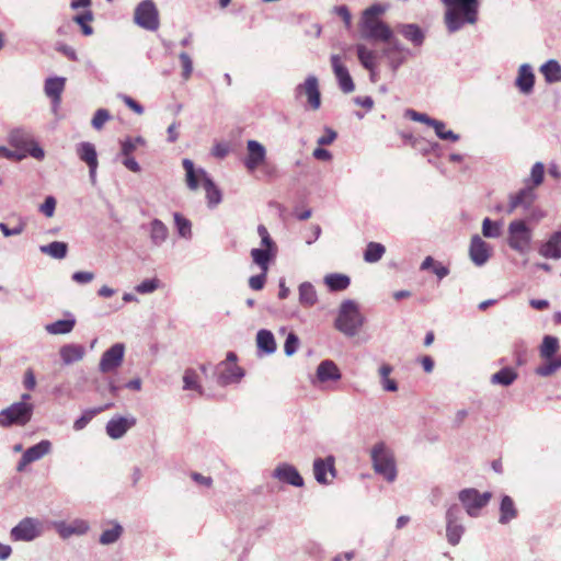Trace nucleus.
Listing matches in <instances>:
<instances>
[{
	"mask_svg": "<svg viewBox=\"0 0 561 561\" xmlns=\"http://www.w3.org/2000/svg\"><path fill=\"white\" fill-rule=\"evenodd\" d=\"M388 10L387 4L375 3L365 9L359 21L360 37L371 42H386L392 37V28L381 20Z\"/></svg>",
	"mask_w": 561,
	"mask_h": 561,
	"instance_id": "nucleus-1",
	"label": "nucleus"
},
{
	"mask_svg": "<svg viewBox=\"0 0 561 561\" xmlns=\"http://www.w3.org/2000/svg\"><path fill=\"white\" fill-rule=\"evenodd\" d=\"M446 7L444 22L449 33H456L466 24L478 21L479 0H440Z\"/></svg>",
	"mask_w": 561,
	"mask_h": 561,
	"instance_id": "nucleus-2",
	"label": "nucleus"
},
{
	"mask_svg": "<svg viewBox=\"0 0 561 561\" xmlns=\"http://www.w3.org/2000/svg\"><path fill=\"white\" fill-rule=\"evenodd\" d=\"M183 169L185 170V182L191 191H196L202 185L206 192V201L209 208H215L221 203L222 196L220 190L215 185L207 172L202 168H195L191 159H183Z\"/></svg>",
	"mask_w": 561,
	"mask_h": 561,
	"instance_id": "nucleus-3",
	"label": "nucleus"
},
{
	"mask_svg": "<svg viewBox=\"0 0 561 561\" xmlns=\"http://www.w3.org/2000/svg\"><path fill=\"white\" fill-rule=\"evenodd\" d=\"M366 319L355 300H343L339 307L334 328L347 337L358 334Z\"/></svg>",
	"mask_w": 561,
	"mask_h": 561,
	"instance_id": "nucleus-4",
	"label": "nucleus"
},
{
	"mask_svg": "<svg viewBox=\"0 0 561 561\" xmlns=\"http://www.w3.org/2000/svg\"><path fill=\"white\" fill-rule=\"evenodd\" d=\"M9 144L20 151L19 159L31 156L37 160H43L45 152L37 144L33 133L24 127H15L10 130L8 136Z\"/></svg>",
	"mask_w": 561,
	"mask_h": 561,
	"instance_id": "nucleus-5",
	"label": "nucleus"
},
{
	"mask_svg": "<svg viewBox=\"0 0 561 561\" xmlns=\"http://www.w3.org/2000/svg\"><path fill=\"white\" fill-rule=\"evenodd\" d=\"M559 350V340L552 335H546L539 347V355L543 359L535 373L540 377H549L561 369V354L554 356Z\"/></svg>",
	"mask_w": 561,
	"mask_h": 561,
	"instance_id": "nucleus-6",
	"label": "nucleus"
},
{
	"mask_svg": "<svg viewBox=\"0 0 561 561\" xmlns=\"http://www.w3.org/2000/svg\"><path fill=\"white\" fill-rule=\"evenodd\" d=\"M370 456L375 472L382 476L388 482H393L398 474L393 453L385 443H377L373 447Z\"/></svg>",
	"mask_w": 561,
	"mask_h": 561,
	"instance_id": "nucleus-7",
	"label": "nucleus"
},
{
	"mask_svg": "<svg viewBox=\"0 0 561 561\" xmlns=\"http://www.w3.org/2000/svg\"><path fill=\"white\" fill-rule=\"evenodd\" d=\"M507 243L511 249L519 254H526L531 244L533 231L526 225L525 220L517 219L510 222Z\"/></svg>",
	"mask_w": 561,
	"mask_h": 561,
	"instance_id": "nucleus-8",
	"label": "nucleus"
},
{
	"mask_svg": "<svg viewBox=\"0 0 561 561\" xmlns=\"http://www.w3.org/2000/svg\"><path fill=\"white\" fill-rule=\"evenodd\" d=\"M134 22L139 27L154 32L160 26L159 11L152 0H142L135 9Z\"/></svg>",
	"mask_w": 561,
	"mask_h": 561,
	"instance_id": "nucleus-9",
	"label": "nucleus"
},
{
	"mask_svg": "<svg viewBox=\"0 0 561 561\" xmlns=\"http://www.w3.org/2000/svg\"><path fill=\"white\" fill-rule=\"evenodd\" d=\"M33 414V404L27 402H15L9 408L0 411V425L3 427L12 424L25 425Z\"/></svg>",
	"mask_w": 561,
	"mask_h": 561,
	"instance_id": "nucleus-10",
	"label": "nucleus"
},
{
	"mask_svg": "<svg viewBox=\"0 0 561 561\" xmlns=\"http://www.w3.org/2000/svg\"><path fill=\"white\" fill-rule=\"evenodd\" d=\"M44 533L43 523L34 517H24L10 531V537L14 541H33Z\"/></svg>",
	"mask_w": 561,
	"mask_h": 561,
	"instance_id": "nucleus-11",
	"label": "nucleus"
},
{
	"mask_svg": "<svg viewBox=\"0 0 561 561\" xmlns=\"http://www.w3.org/2000/svg\"><path fill=\"white\" fill-rule=\"evenodd\" d=\"M466 513L471 517H478L481 510L486 506L492 497L490 492H479L477 489H463L458 494Z\"/></svg>",
	"mask_w": 561,
	"mask_h": 561,
	"instance_id": "nucleus-12",
	"label": "nucleus"
},
{
	"mask_svg": "<svg viewBox=\"0 0 561 561\" xmlns=\"http://www.w3.org/2000/svg\"><path fill=\"white\" fill-rule=\"evenodd\" d=\"M461 508L458 504H451L447 507L446 519V538L448 543L457 546L465 533V526L461 523Z\"/></svg>",
	"mask_w": 561,
	"mask_h": 561,
	"instance_id": "nucleus-13",
	"label": "nucleus"
},
{
	"mask_svg": "<svg viewBox=\"0 0 561 561\" xmlns=\"http://www.w3.org/2000/svg\"><path fill=\"white\" fill-rule=\"evenodd\" d=\"M295 98L297 100L306 98L307 107L317 111L321 106V93L318 78L310 75L306 80L295 88Z\"/></svg>",
	"mask_w": 561,
	"mask_h": 561,
	"instance_id": "nucleus-14",
	"label": "nucleus"
},
{
	"mask_svg": "<svg viewBox=\"0 0 561 561\" xmlns=\"http://www.w3.org/2000/svg\"><path fill=\"white\" fill-rule=\"evenodd\" d=\"M237 356L229 352L226 360L216 366L217 382L221 386L239 382L243 377L242 369L236 364Z\"/></svg>",
	"mask_w": 561,
	"mask_h": 561,
	"instance_id": "nucleus-15",
	"label": "nucleus"
},
{
	"mask_svg": "<svg viewBox=\"0 0 561 561\" xmlns=\"http://www.w3.org/2000/svg\"><path fill=\"white\" fill-rule=\"evenodd\" d=\"M76 153L78 158L88 165L90 180L94 184L96 181V170L99 167L95 146L90 141L79 142L76 146Z\"/></svg>",
	"mask_w": 561,
	"mask_h": 561,
	"instance_id": "nucleus-16",
	"label": "nucleus"
},
{
	"mask_svg": "<svg viewBox=\"0 0 561 561\" xmlns=\"http://www.w3.org/2000/svg\"><path fill=\"white\" fill-rule=\"evenodd\" d=\"M125 355V345L123 343H116L106 350L99 363V369L101 373H110L118 368Z\"/></svg>",
	"mask_w": 561,
	"mask_h": 561,
	"instance_id": "nucleus-17",
	"label": "nucleus"
},
{
	"mask_svg": "<svg viewBox=\"0 0 561 561\" xmlns=\"http://www.w3.org/2000/svg\"><path fill=\"white\" fill-rule=\"evenodd\" d=\"M335 458L333 456L314 459L313 474L318 483L330 484L335 478Z\"/></svg>",
	"mask_w": 561,
	"mask_h": 561,
	"instance_id": "nucleus-18",
	"label": "nucleus"
},
{
	"mask_svg": "<svg viewBox=\"0 0 561 561\" xmlns=\"http://www.w3.org/2000/svg\"><path fill=\"white\" fill-rule=\"evenodd\" d=\"M51 447H53V445L48 439H43L39 443H37L36 445L27 448L23 453V455L16 466V470L19 472L24 471V469L27 465H30L31 462L37 461V460L42 459L43 457H45L46 455H48L51 451Z\"/></svg>",
	"mask_w": 561,
	"mask_h": 561,
	"instance_id": "nucleus-19",
	"label": "nucleus"
},
{
	"mask_svg": "<svg viewBox=\"0 0 561 561\" xmlns=\"http://www.w3.org/2000/svg\"><path fill=\"white\" fill-rule=\"evenodd\" d=\"M272 477L283 483H287L296 488L304 486L302 477L298 470L288 462L278 463L274 469Z\"/></svg>",
	"mask_w": 561,
	"mask_h": 561,
	"instance_id": "nucleus-20",
	"label": "nucleus"
},
{
	"mask_svg": "<svg viewBox=\"0 0 561 561\" xmlns=\"http://www.w3.org/2000/svg\"><path fill=\"white\" fill-rule=\"evenodd\" d=\"M136 424V417L133 415L112 417L106 424V434L112 439L122 438Z\"/></svg>",
	"mask_w": 561,
	"mask_h": 561,
	"instance_id": "nucleus-21",
	"label": "nucleus"
},
{
	"mask_svg": "<svg viewBox=\"0 0 561 561\" xmlns=\"http://www.w3.org/2000/svg\"><path fill=\"white\" fill-rule=\"evenodd\" d=\"M469 256L474 265L483 266L491 256V248L480 236L476 234L470 241Z\"/></svg>",
	"mask_w": 561,
	"mask_h": 561,
	"instance_id": "nucleus-22",
	"label": "nucleus"
},
{
	"mask_svg": "<svg viewBox=\"0 0 561 561\" xmlns=\"http://www.w3.org/2000/svg\"><path fill=\"white\" fill-rule=\"evenodd\" d=\"M247 157L244 159V165L249 171L256 170L266 159V149L257 140L247 141Z\"/></svg>",
	"mask_w": 561,
	"mask_h": 561,
	"instance_id": "nucleus-23",
	"label": "nucleus"
},
{
	"mask_svg": "<svg viewBox=\"0 0 561 561\" xmlns=\"http://www.w3.org/2000/svg\"><path fill=\"white\" fill-rule=\"evenodd\" d=\"M331 65L341 90L344 93L353 92L355 84L347 68L342 64L341 57L339 55L331 56Z\"/></svg>",
	"mask_w": 561,
	"mask_h": 561,
	"instance_id": "nucleus-24",
	"label": "nucleus"
},
{
	"mask_svg": "<svg viewBox=\"0 0 561 561\" xmlns=\"http://www.w3.org/2000/svg\"><path fill=\"white\" fill-rule=\"evenodd\" d=\"M54 527H55L56 531L58 533V535L64 539H67L75 535L76 536L84 535L90 528L89 523L87 520L80 519V518L73 519L70 523L56 522V523H54Z\"/></svg>",
	"mask_w": 561,
	"mask_h": 561,
	"instance_id": "nucleus-25",
	"label": "nucleus"
},
{
	"mask_svg": "<svg viewBox=\"0 0 561 561\" xmlns=\"http://www.w3.org/2000/svg\"><path fill=\"white\" fill-rule=\"evenodd\" d=\"M536 199V193L533 187H525L518 193L510 196L507 214H512L516 208L528 209Z\"/></svg>",
	"mask_w": 561,
	"mask_h": 561,
	"instance_id": "nucleus-26",
	"label": "nucleus"
},
{
	"mask_svg": "<svg viewBox=\"0 0 561 561\" xmlns=\"http://www.w3.org/2000/svg\"><path fill=\"white\" fill-rule=\"evenodd\" d=\"M538 252L546 259H561V231L553 232L549 239L540 245Z\"/></svg>",
	"mask_w": 561,
	"mask_h": 561,
	"instance_id": "nucleus-27",
	"label": "nucleus"
},
{
	"mask_svg": "<svg viewBox=\"0 0 561 561\" xmlns=\"http://www.w3.org/2000/svg\"><path fill=\"white\" fill-rule=\"evenodd\" d=\"M518 90L524 94H530L534 90L535 75L533 68L528 64H523L518 69V75L515 80Z\"/></svg>",
	"mask_w": 561,
	"mask_h": 561,
	"instance_id": "nucleus-28",
	"label": "nucleus"
},
{
	"mask_svg": "<svg viewBox=\"0 0 561 561\" xmlns=\"http://www.w3.org/2000/svg\"><path fill=\"white\" fill-rule=\"evenodd\" d=\"M397 31L414 46H421L424 43L425 33L415 23L398 24Z\"/></svg>",
	"mask_w": 561,
	"mask_h": 561,
	"instance_id": "nucleus-29",
	"label": "nucleus"
},
{
	"mask_svg": "<svg viewBox=\"0 0 561 561\" xmlns=\"http://www.w3.org/2000/svg\"><path fill=\"white\" fill-rule=\"evenodd\" d=\"M277 248H254L251 250V259L262 272H268L270 262L276 256Z\"/></svg>",
	"mask_w": 561,
	"mask_h": 561,
	"instance_id": "nucleus-30",
	"label": "nucleus"
},
{
	"mask_svg": "<svg viewBox=\"0 0 561 561\" xmlns=\"http://www.w3.org/2000/svg\"><path fill=\"white\" fill-rule=\"evenodd\" d=\"M342 377L336 364L331 359L322 360L317 368V379L320 382L337 381Z\"/></svg>",
	"mask_w": 561,
	"mask_h": 561,
	"instance_id": "nucleus-31",
	"label": "nucleus"
},
{
	"mask_svg": "<svg viewBox=\"0 0 561 561\" xmlns=\"http://www.w3.org/2000/svg\"><path fill=\"white\" fill-rule=\"evenodd\" d=\"M59 355L65 365L80 362L85 355V348L80 344H66L60 347Z\"/></svg>",
	"mask_w": 561,
	"mask_h": 561,
	"instance_id": "nucleus-32",
	"label": "nucleus"
},
{
	"mask_svg": "<svg viewBox=\"0 0 561 561\" xmlns=\"http://www.w3.org/2000/svg\"><path fill=\"white\" fill-rule=\"evenodd\" d=\"M356 54L360 65L371 75H375L377 70V54L364 44L356 45Z\"/></svg>",
	"mask_w": 561,
	"mask_h": 561,
	"instance_id": "nucleus-33",
	"label": "nucleus"
},
{
	"mask_svg": "<svg viewBox=\"0 0 561 561\" xmlns=\"http://www.w3.org/2000/svg\"><path fill=\"white\" fill-rule=\"evenodd\" d=\"M66 79L61 77L48 78L45 82V93L51 99L55 106L60 103V96L65 89Z\"/></svg>",
	"mask_w": 561,
	"mask_h": 561,
	"instance_id": "nucleus-34",
	"label": "nucleus"
},
{
	"mask_svg": "<svg viewBox=\"0 0 561 561\" xmlns=\"http://www.w3.org/2000/svg\"><path fill=\"white\" fill-rule=\"evenodd\" d=\"M256 346L260 352L271 355L276 351V342L271 331L262 329L256 333Z\"/></svg>",
	"mask_w": 561,
	"mask_h": 561,
	"instance_id": "nucleus-35",
	"label": "nucleus"
},
{
	"mask_svg": "<svg viewBox=\"0 0 561 561\" xmlns=\"http://www.w3.org/2000/svg\"><path fill=\"white\" fill-rule=\"evenodd\" d=\"M517 377L518 373L515 368L504 367L491 376L490 382L492 385L508 387L515 382Z\"/></svg>",
	"mask_w": 561,
	"mask_h": 561,
	"instance_id": "nucleus-36",
	"label": "nucleus"
},
{
	"mask_svg": "<svg viewBox=\"0 0 561 561\" xmlns=\"http://www.w3.org/2000/svg\"><path fill=\"white\" fill-rule=\"evenodd\" d=\"M76 325V319L70 317L69 319L57 320L55 322L45 325L47 333L51 335H61L70 333Z\"/></svg>",
	"mask_w": 561,
	"mask_h": 561,
	"instance_id": "nucleus-37",
	"label": "nucleus"
},
{
	"mask_svg": "<svg viewBox=\"0 0 561 561\" xmlns=\"http://www.w3.org/2000/svg\"><path fill=\"white\" fill-rule=\"evenodd\" d=\"M540 72L548 83H556L561 81V65L550 59L540 67Z\"/></svg>",
	"mask_w": 561,
	"mask_h": 561,
	"instance_id": "nucleus-38",
	"label": "nucleus"
},
{
	"mask_svg": "<svg viewBox=\"0 0 561 561\" xmlns=\"http://www.w3.org/2000/svg\"><path fill=\"white\" fill-rule=\"evenodd\" d=\"M39 251L53 259H65L68 252V245L62 241H53L48 244L41 245Z\"/></svg>",
	"mask_w": 561,
	"mask_h": 561,
	"instance_id": "nucleus-39",
	"label": "nucleus"
},
{
	"mask_svg": "<svg viewBox=\"0 0 561 561\" xmlns=\"http://www.w3.org/2000/svg\"><path fill=\"white\" fill-rule=\"evenodd\" d=\"M149 233L151 242L159 247L167 240L169 231L167 226L161 220L153 219L150 222Z\"/></svg>",
	"mask_w": 561,
	"mask_h": 561,
	"instance_id": "nucleus-40",
	"label": "nucleus"
},
{
	"mask_svg": "<svg viewBox=\"0 0 561 561\" xmlns=\"http://www.w3.org/2000/svg\"><path fill=\"white\" fill-rule=\"evenodd\" d=\"M517 515V511L515 508L513 500L508 495H504L502 497L501 506H500V518L499 522L501 524H507L512 519H514Z\"/></svg>",
	"mask_w": 561,
	"mask_h": 561,
	"instance_id": "nucleus-41",
	"label": "nucleus"
},
{
	"mask_svg": "<svg viewBox=\"0 0 561 561\" xmlns=\"http://www.w3.org/2000/svg\"><path fill=\"white\" fill-rule=\"evenodd\" d=\"M318 300L317 291L311 283L305 282L299 286V302L302 306L311 307Z\"/></svg>",
	"mask_w": 561,
	"mask_h": 561,
	"instance_id": "nucleus-42",
	"label": "nucleus"
},
{
	"mask_svg": "<svg viewBox=\"0 0 561 561\" xmlns=\"http://www.w3.org/2000/svg\"><path fill=\"white\" fill-rule=\"evenodd\" d=\"M111 407H113V403L110 402V403H106L102 407H99V408H95V409H92V410H87L83 412V414L75 421L73 423V428L76 431H81L83 430L88 423L99 413L103 412L104 410L106 409H110Z\"/></svg>",
	"mask_w": 561,
	"mask_h": 561,
	"instance_id": "nucleus-43",
	"label": "nucleus"
},
{
	"mask_svg": "<svg viewBox=\"0 0 561 561\" xmlns=\"http://www.w3.org/2000/svg\"><path fill=\"white\" fill-rule=\"evenodd\" d=\"M386 253V248L378 242H369L364 252V261L367 263H376Z\"/></svg>",
	"mask_w": 561,
	"mask_h": 561,
	"instance_id": "nucleus-44",
	"label": "nucleus"
},
{
	"mask_svg": "<svg viewBox=\"0 0 561 561\" xmlns=\"http://www.w3.org/2000/svg\"><path fill=\"white\" fill-rule=\"evenodd\" d=\"M327 286L333 290H344L350 285V277L343 274H329L324 277Z\"/></svg>",
	"mask_w": 561,
	"mask_h": 561,
	"instance_id": "nucleus-45",
	"label": "nucleus"
},
{
	"mask_svg": "<svg viewBox=\"0 0 561 561\" xmlns=\"http://www.w3.org/2000/svg\"><path fill=\"white\" fill-rule=\"evenodd\" d=\"M379 376L381 378L382 389L386 391L394 392L398 390V385L396 380L389 378V375L392 373V367L389 364H383L379 367Z\"/></svg>",
	"mask_w": 561,
	"mask_h": 561,
	"instance_id": "nucleus-46",
	"label": "nucleus"
},
{
	"mask_svg": "<svg viewBox=\"0 0 561 561\" xmlns=\"http://www.w3.org/2000/svg\"><path fill=\"white\" fill-rule=\"evenodd\" d=\"M183 389L184 390H194L199 394H203V388L198 381V375L194 369H186L183 376Z\"/></svg>",
	"mask_w": 561,
	"mask_h": 561,
	"instance_id": "nucleus-47",
	"label": "nucleus"
},
{
	"mask_svg": "<svg viewBox=\"0 0 561 561\" xmlns=\"http://www.w3.org/2000/svg\"><path fill=\"white\" fill-rule=\"evenodd\" d=\"M123 534V527L118 523H113V527L105 529L100 536V543L107 546L116 542Z\"/></svg>",
	"mask_w": 561,
	"mask_h": 561,
	"instance_id": "nucleus-48",
	"label": "nucleus"
},
{
	"mask_svg": "<svg viewBox=\"0 0 561 561\" xmlns=\"http://www.w3.org/2000/svg\"><path fill=\"white\" fill-rule=\"evenodd\" d=\"M431 127L434 128L435 134H436V136L439 139L449 140V141L456 142L460 138L459 135L455 134L453 130H447L445 123L442 122V121L434 119V122L431 125Z\"/></svg>",
	"mask_w": 561,
	"mask_h": 561,
	"instance_id": "nucleus-49",
	"label": "nucleus"
},
{
	"mask_svg": "<svg viewBox=\"0 0 561 561\" xmlns=\"http://www.w3.org/2000/svg\"><path fill=\"white\" fill-rule=\"evenodd\" d=\"M174 222L178 233L184 239L192 238V224L188 219L183 217L181 214H174Z\"/></svg>",
	"mask_w": 561,
	"mask_h": 561,
	"instance_id": "nucleus-50",
	"label": "nucleus"
},
{
	"mask_svg": "<svg viewBox=\"0 0 561 561\" xmlns=\"http://www.w3.org/2000/svg\"><path fill=\"white\" fill-rule=\"evenodd\" d=\"M502 224L484 218L482 221V234L485 238H497L501 236Z\"/></svg>",
	"mask_w": 561,
	"mask_h": 561,
	"instance_id": "nucleus-51",
	"label": "nucleus"
},
{
	"mask_svg": "<svg viewBox=\"0 0 561 561\" xmlns=\"http://www.w3.org/2000/svg\"><path fill=\"white\" fill-rule=\"evenodd\" d=\"M410 53H393L382 51V55L387 58L389 67L392 71H397L398 68L407 60Z\"/></svg>",
	"mask_w": 561,
	"mask_h": 561,
	"instance_id": "nucleus-52",
	"label": "nucleus"
},
{
	"mask_svg": "<svg viewBox=\"0 0 561 561\" xmlns=\"http://www.w3.org/2000/svg\"><path fill=\"white\" fill-rule=\"evenodd\" d=\"M159 287L160 280L158 278H148L135 286V290L138 294L146 295L156 291Z\"/></svg>",
	"mask_w": 561,
	"mask_h": 561,
	"instance_id": "nucleus-53",
	"label": "nucleus"
},
{
	"mask_svg": "<svg viewBox=\"0 0 561 561\" xmlns=\"http://www.w3.org/2000/svg\"><path fill=\"white\" fill-rule=\"evenodd\" d=\"M111 118L110 112L105 108H99L91 121V125L94 129L100 130L104 124Z\"/></svg>",
	"mask_w": 561,
	"mask_h": 561,
	"instance_id": "nucleus-54",
	"label": "nucleus"
},
{
	"mask_svg": "<svg viewBox=\"0 0 561 561\" xmlns=\"http://www.w3.org/2000/svg\"><path fill=\"white\" fill-rule=\"evenodd\" d=\"M92 13L87 11L83 14L76 15L73 21L81 26L84 35H91L93 33V28L88 24V22L92 21Z\"/></svg>",
	"mask_w": 561,
	"mask_h": 561,
	"instance_id": "nucleus-55",
	"label": "nucleus"
},
{
	"mask_svg": "<svg viewBox=\"0 0 561 561\" xmlns=\"http://www.w3.org/2000/svg\"><path fill=\"white\" fill-rule=\"evenodd\" d=\"M545 175V165L541 162H536L530 172V178L535 186L542 183Z\"/></svg>",
	"mask_w": 561,
	"mask_h": 561,
	"instance_id": "nucleus-56",
	"label": "nucleus"
},
{
	"mask_svg": "<svg viewBox=\"0 0 561 561\" xmlns=\"http://www.w3.org/2000/svg\"><path fill=\"white\" fill-rule=\"evenodd\" d=\"M388 44L387 47L382 49V51H393V53H410L409 48H407L398 38L392 34L391 39L386 41Z\"/></svg>",
	"mask_w": 561,
	"mask_h": 561,
	"instance_id": "nucleus-57",
	"label": "nucleus"
},
{
	"mask_svg": "<svg viewBox=\"0 0 561 561\" xmlns=\"http://www.w3.org/2000/svg\"><path fill=\"white\" fill-rule=\"evenodd\" d=\"M257 234L261 238V245L266 248H277L274 240L271 238L267 228L264 225L257 226Z\"/></svg>",
	"mask_w": 561,
	"mask_h": 561,
	"instance_id": "nucleus-58",
	"label": "nucleus"
},
{
	"mask_svg": "<svg viewBox=\"0 0 561 561\" xmlns=\"http://www.w3.org/2000/svg\"><path fill=\"white\" fill-rule=\"evenodd\" d=\"M405 116L409 117L410 119L414 121V122L423 123V124H426L428 126H431L433 124V122H434V118H431L427 114L420 113V112H416L414 110H407L405 111Z\"/></svg>",
	"mask_w": 561,
	"mask_h": 561,
	"instance_id": "nucleus-59",
	"label": "nucleus"
},
{
	"mask_svg": "<svg viewBox=\"0 0 561 561\" xmlns=\"http://www.w3.org/2000/svg\"><path fill=\"white\" fill-rule=\"evenodd\" d=\"M299 344V340L296 334L289 333L284 344V352L287 356H291L296 353Z\"/></svg>",
	"mask_w": 561,
	"mask_h": 561,
	"instance_id": "nucleus-60",
	"label": "nucleus"
},
{
	"mask_svg": "<svg viewBox=\"0 0 561 561\" xmlns=\"http://www.w3.org/2000/svg\"><path fill=\"white\" fill-rule=\"evenodd\" d=\"M179 57L183 67L182 76L185 80H187L193 72L192 59L186 53H181Z\"/></svg>",
	"mask_w": 561,
	"mask_h": 561,
	"instance_id": "nucleus-61",
	"label": "nucleus"
},
{
	"mask_svg": "<svg viewBox=\"0 0 561 561\" xmlns=\"http://www.w3.org/2000/svg\"><path fill=\"white\" fill-rule=\"evenodd\" d=\"M25 229L24 222H19L15 227L9 228L5 224L0 222V231L4 237H12L21 234Z\"/></svg>",
	"mask_w": 561,
	"mask_h": 561,
	"instance_id": "nucleus-62",
	"label": "nucleus"
},
{
	"mask_svg": "<svg viewBox=\"0 0 561 561\" xmlns=\"http://www.w3.org/2000/svg\"><path fill=\"white\" fill-rule=\"evenodd\" d=\"M267 272H262L260 275H254L249 278V286L253 290H261L266 282Z\"/></svg>",
	"mask_w": 561,
	"mask_h": 561,
	"instance_id": "nucleus-63",
	"label": "nucleus"
},
{
	"mask_svg": "<svg viewBox=\"0 0 561 561\" xmlns=\"http://www.w3.org/2000/svg\"><path fill=\"white\" fill-rule=\"evenodd\" d=\"M56 208V199L53 196L46 197L39 209L46 217H53Z\"/></svg>",
	"mask_w": 561,
	"mask_h": 561,
	"instance_id": "nucleus-64",
	"label": "nucleus"
}]
</instances>
